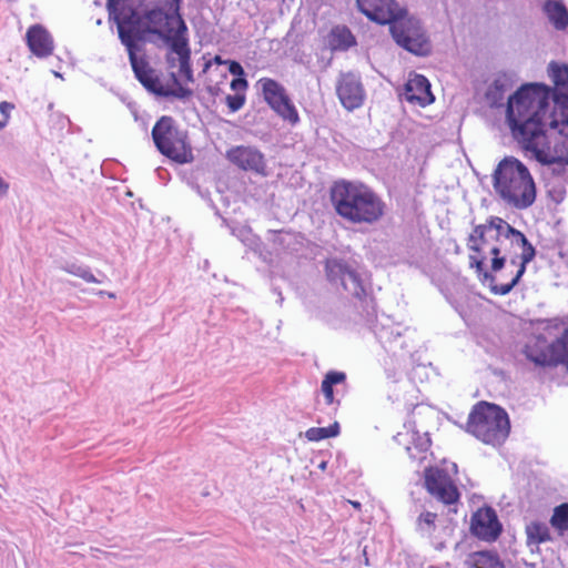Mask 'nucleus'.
Segmentation results:
<instances>
[{
    "label": "nucleus",
    "instance_id": "obj_62",
    "mask_svg": "<svg viewBox=\"0 0 568 568\" xmlns=\"http://www.w3.org/2000/svg\"><path fill=\"white\" fill-rule=\"evenodd\" d=\"M327 464H328V462H327V460H322V462L317 465V468L324 471V470H326V468H327Z\"/></svg>",
    "mask_w": 568,
    "mask_h": 568
},
{
    "label": "nucleus",
    "instance_id": "obj_38",
    "mask_svg": "<svg viewBox=\"0 0 568 568\" xmlns=\"http://www.w3.org/2000/svg\"><path fill=\"white\" fill-rule=\"evenodd\" d=\"M488 227H491L493 230L496 231V240H499L500 236L507 239V231L509 229H515L504 219L494 215L488 217Z\"/></svg>",
    "mask_w": 568,
    "mask_h": 568
},
{
    "label": "nucleus",
    "instance_id": "obj_45",
    "mask_svg": "<svg viewBox=\"0 0 568 568\" xmlns=\"http://www.w3.org/2000/svg\"><path fill=\"white\" fill-rule=\"evenodd\" d=\"M547 195L557 204L565 200L566 190L564 186L552 187L547 191Z\"/></svg>",
    "mask_w": 568,
    "mask_h": 568
},
{
    "label": "nucleus",
    "instance_id": "obj_50",
    "mask_svg": "<svg viewBox=\"0 0 568 568\" xmlns=\"http://www.w3.org/2000/svg\"><path fill=\"white\" fill-rule=\"evenodd\" d=\"M205 90L211 95L213 103L215 102V98L223 93V90L217 83L206 85Z\"/></svg>",
    "mask_w": 568,
    "mask_h": 568
},
{
    "label": "nucleus",
    "instance_id": "obj_12",
    "mask_svg": "<svg viewBox=\"0 0 568 568\" xmlns=\"http://www.w3.org/2000/svg\"><path fill=\"white\" fill-rule=\"evenodd\" d=\"M523 354L538 367L545 368L562 365L568 368V326L559 337L548 345L547 351H536L529 345H525Z\"/></svg>",
    "mask_w": 568,
    "mask_h": 568
},
{
    "label": "nucleus",
    "instance_id": "obj_16",
    "mask_svg": "<svg viewBox=\"0 0 568 568\" xmlns=\"http://www.w3.org/2000/svg\"><path fill=\"white\" fill-rule=\"evenodd\" d=\"M171 53L178 55L180 62V73L186 82H193V69L191 64V48L189 39V28L182 23L175 32L174 38L165 45Z\"/></svg>",
    "mask_w": 568,
    "mask_h": 568
},
{
    "label": "nucleus",
    "instance_id": "obj_53",
    "mask_svg": "<svg viewBox=\"0 0 568 568\" xmlns=\"http://www.w3.org/2000/svg\"><path fill=\"white\" fill-rule=\"evenodd\" d=\"M9 183L6 182L1 176H0V197L2 196H6L8 194V191H9Z\"/></svg>",
    "mask_w": 568,
    "mask_h": 568
},
{
    "label": "nucleus",
    "instance_id": "obj_25",
    "mask_svg": "<svg viewBox=\"0 0 568 568\" xmlns=\"http://www.w3.org/2000/svg\"><path fill=\"white\" fill-rule=\"evenodd\" d=\"M527 536L526 544L528 547L532 545L539 546L541 544L552 541V536L546 523L540 520H532L525 527Z\"/></svg>",
    "mask_w": 568,
    "mask_h": 568
},
{
    "label": "nucleus",
    "instance_id": "obj_58",
    "mask_svg": "<svg viewBox=\"0 0 568 568\" xmlns=\"http://www.w3.org/2000/svg\"><path fill=\"white\" fill-rule=\"evenodd\" d=\"M363 564L365 566H371L369 558L367 555V547H364V549H363Z\"/></svg>",
    "mask_w": 568,
    "mask_h": 568
},
{
    "label": "nucleus",
    "instance_id": "obj_26",
    "mask_svg": "<svg viewBox=\"0 0 568 568\" xmlns=\"http://www.w3.org/2000/svg\"><path fill=\"white\" fill-rule=\"evenodd\" d=\"M201 171V169L191 170L190 172L183 173V179L186 181V183L207 203L211 210L214 211V215L222 220L223 224L227 223V220L221 214L220 209L211 197V192L209 189H202L201 185L197 182V174Z\"/></svg>",
    "mask_w": 568,
    "mask_h": 568
},
{
    "label": "nucleus",
    "instance_id": "obj_27",
    "mask_svg": "<svg viewBox=\"0 0 568 568\" xmlns=\"http://www.w3.org/2000/svg\"><path fill=\"white\" fill-rule=\"evenodd\" d=\"M356 44V38L348 27L343 26L332 29L329 34V47L333 51H346Z\"/></svg>",
    "mask_w": 568,
    "mask_h": 568
},
{
    "label": "nucleus",
    "instance_id": "obj_18",
    "mask_svg": "<svg viewBox=\"0 0 568 568\" xmlns=\"http://www.w3.org/2000/svg\"><path fill=\"white\" fill-rule=\"evenodd\" d=\"M404 98L407 102L425 108L435 101L432 84L424 74L413 72L404 84Z\"/></svg>",
    "mask_w": 568,
    "mask_h": 568
},
{
    "label": "nucleus",
    "instance_id": "obj_47",
    "mask_svg": "<svg viewBox=\"0 0 568 568\" xmlns=\"http://www.w3.org/2000/svg\"><path fill=\"white\" fill-rule=\"evenodd\" d=\"M14 104L8 101H1L0 102V114L2 115V120H7V122L10 119V112L14 109Z\"/></svg>",
    "mask_w": 568,
    "mask_h": 568
},
{
    "label": "nucleus",
    "instance_id": "obj_33",
    "mask_svg": "<svg viewBox=\"0 0 568 568\" xmlns=\"http://www.w3.org/2000/svg\"><path fill=\"white\" fill-rule=\"evenodd\" d=\"M412 432L414 448L420 454V456L413 454L412 447L409 446L406 447V452L409 455L410 459L423 462L425 459V456L423 454H425L432 445L430 435L428 432L420 435L419 432L416 429H412Z\"/></svg>",
    "mask_w": 568,
    "mask_h": 568
},
{
    "label": "nucleus",
    "instance_id": "obj_43",
    "mask_svg": "<svg viewBox=\"0 0 568 568\" xmlns=\"http://www.w3.org/2000/svg\"><path fill=\"white\" fill-rule=\"evenodd\" d=\"M225 64L227 65V71L233 75V78L246 75L244 68L236 60H225Z\"/></svg>",
    "mask_w": 568,
    "mask_h": 568
},
{
    "label": "nucleus",
    "instance_id": "obj_60",
    "mask_svg": "<svg viewBox=\"0 0 568 568\" xmlns=\"http://www.w3.org/2000/svg\"><path fill=\"white\" fill-rule=\"evenodd\" d=\"M447 469H448V471L450 470L454 475L458 474V465L454 462L450 463V467Z\"/></svg>",
    "mask_w": 568,
    "mask_h": 568
},
{
    "label": "nucleus",
    "instance_id": "obj_2",
    "mask_svg": "<svg viewBox=\"0 0 568 568\" xmlns=\"http://www.w3.org/2000/svg\"><path fill=\"white\" fill-rule=\"evenodd\" d=\"M325 273L331 284L341 285L345 292L356 298L355 306L359 315L385 349L408 348L403 331L398 325L378 323L377 303L373 285L371 277L365 272L357 271L343 258L332 257L325 261Z\"/></svg>",
    "mask_w": 568,
    "mask_h": 568
},
{
    "label": "nucleus",
    "instance_id": "obj_8",
    "mask_svg": "<svg viewBox=\"0 0 568 568\" xmlns=\"http://www.w3.org/2000/svg\"><path fill=\"white\" fill-rule=\"evenodd\" d=\"M460 427L484 444L499 447L507 440L511 426L504 407L480 400L473 406L466 425Z\"/></svg>",
    "mask_w": 568,
    "mask_h": 568
},
{
    "label": "nucleus",
    "instance_id": "obj_30",
    "mask_svg": "<svg viewBox=\"0 0 568 568\" xmlns=\"http://www.w3.org/2000/svg\"><path fill=\"white\" fill-rule=\"evenodd\" d=\"M506 73L503 74V78H496L486 90V99L489 101L491 106H500L503 104V100L505 98V93L509 88L507 83Z\"/></svg>",
    "mask_w": 568,
    "mask_h": 568
},
{
    "label": "nucleus",
    "instance_id": "obj_42",
    "mask_svg": "<svg viewBox=\"0 0 568 568\" xmlns=\"http://www.w3.org/2000/svg\"><path fill=\"white\" fill-rule=\"evenodd\" d=\"M444 293V296L446 301L452 305V307L460 315L463 316L465 314V306L462 302H459L452 292L442 291Z\"/></svg>",
    "mask_w": 568,
    "mask_h": 568
},
{
    "label": "nucleus",
    "instance_id": "obj_5",
    "mask_svg": "<svg viewBox=\"0 0 568 568\" xmlns=\"http://www.w3.org/2000/svg\"><path fill=\"white\" fill-rule=\"evenodd\" d=\"M329 201L336 215L352 224H375L387 209L381 195L361 181H335L329 187Z\"/></svg>",
    "mask_w": 568,
    "mask_h": 568
},
{
    "label": "nucleus",
    "instance_id": "obj_49",
    "mask_svg": "<svg viewBox=\"0 0 568 568\" xmlns=\"http://www.w3.org/2000/svg\"><path fill=\"white\" fill-rule=\"evenodd\" d=\"M507 262L506 256L503 257H493L490 263V268L493 273L500 272Z\"/></svg>",
    "mask_w": 568,
    "mask_h": 568
},
{
    "label": "nucleus",
    "instance_id": "obj_29",
    "mask_svg": "<svg viewBox=\"0 0 568 568\" xmlns=\"http://www.w3.org/2000/svg\"><path fill=\"white\" fill-rule=\"evenodd\" d=\"M58 268L77 277H80L87 283H101V281L93 275L90 266L82 263H78L77 261H62L60 262Z\"/></svg>",
    "mask_w": 568,
    "mask_h": 568
},
{
    "label": "nucleus",
    "instance_id": "obj_55",
    "mask_svg": "<svg viewBox=\"0 0 568 568\" xmlns=\"http://www.w3.org/2000/svg\"><path fill=\"white\" fill-rule=\"evenodd\" d=\"M166 63L170 68H174L176 63V59L172 57V53L169 51V53L165 57Z\"/></svg>",
    "mask_w": 568,
    "mask_h": 568
},
{
    "label": "nucleus",
    "instance_id": "obj_52",
    "mask_svg": "<svg viewBox=\"0 0 568 568\" xmlns=\"http://www.w3.org/2000/svg\"><path fill=\"white\" fill-rule=\"evenodd\" d=\"M457 526L458 523L454 517H447V525L444 527V530L452 535Z\"/></svg>",
    "mask_w": 568,
    "mask_h": 568
},
{
    "label": "nucleus",
    "instance_id": "obj_23",
    "mask_svg": "<svg viewBox=\"0 0 568 568\" xmlns=\"http://www.w3.org/2000/svg\"><path fill=\"white\" fill-rule=\"evenodd\" d=\"M464 565L468 568H506L495 549L471 551L467 555Z\"/></svg>",
    "mask_w": 568,
    "mask_h": 568
},
{
    "label": "nucleus",
    "instance_id": "obj_40",
    "mask_svg": "<svg viewBox=\"0 0 568 568\" xmlns=\"http://www.w3.org/2000/svg\"><path fill=\"white\" fill-rule=\"evenodd\" d=\"M516 286L517 284L513 280L504 284H497L495 282L494 285H490V292L495 295L505 296L508 295Z\"/></svg>",
    "mask_w": 568,
    "mask_h": 568
},
{
    "label": "nucleus",
    "instance_id": "obj_64",
    "mask_svg": "<svg viewBox=\"0 0 568 568\" xmlns=\"http://www.w3.org/2000/svg\"><path fill=\"white\" fill-rule=\"evenodd\" d=\"M7 124V120H0V130L4 129Z\"/></svg>",
    "mask_w": 568,
    "mask_h": 568
},
{
    "label": "nucleus",
    "instance_id": "obj_3",
    "mask_svg": "<svg viewBox=\"0 0 568 568\" xmlns=\"http://www.w3.org/2000/svg\"><path fill=\"white\" fill-rule=\"evenodd\" d=\"M551 93L552 88L544 82H526L508 97L506 123L520 146L541 133L542 128L558 115V108L550 109Z\"/></svg>",
    "mask_w": 568,
    "mask_h": 568
},
{
    "label": "nucleus",
    "instance_id": "obj_31",
    "mask_svg": "<svg viewBox=\"0 0 568 568\" xmlns=\"http://www.w3.org/2000/svg\"><path fill=\"white\" fill-rule=\"evenodd\" d=\"M171 79L173 88L163 87L159 97L174 98L180 101H186L193 95V90L189 87L183 85L174 72L171 73Z\"/></svg>",
    "mask_w": 568,
    "mask_h": 568
},
{
    "label": "nucleus",
    "instance_id": "obj_9",
    "mask_svg": "<svg viewBox=\"0 0 568 568\" xmlns=\"http://www.w3.org/2000/svg\"><path fill=\"white\" fill-rule=\"evenodd\" d=\"M151 136L158 152L170 161L187 164L194 160L187 131L179 129L171 115H162L156 120Z\"/></svg>",
    "mask_w": 568,
    "mask_h": 568
},
{
    "label": "nucleus",
    "instance_id": "obj_22",
    "mask_svg": "<svg viewBox=\"0 0 568 568\" xmlns=\"http://www.w3.org/2000/svg\"><path fill=\"white\" fill-rule=\"evenodd\" d=\"M342 386L344 389H347V375L345 372L331 369L328 371L322 382H321V392L324 396L325 404L327 406H332L334 413H337L341 406V399L336 397L339 394V389L335 390V387Z\"/></svg>",
    "mask_w": 568,
    "mask_h": 568
},
{
    "label": "nucleus",
    "instance_id": "obj_6",
    "mask_svg": "<svg viewBox=\"0 0 568 568\" xmlns=\"http://www.w3.org/2000/svg\"><path fill=\"white\" fill-rule=\"evenodd\" d=\"M493 187L497 195L516 210H527L536 202L537 185L527 168L519 159L507 155L496 165Z\"/></svg>",
    "mask_w": 568,
    "mask_h": 568
},
{
    "label": "nucleus",
    "instance_id": "obj_20",
    "mask_svg": "<svg viewBox=\"0 0 568 568\" xmlns=\"http://www.w3.org/2000/svg\"><path fill=\"white\" fill-rule=\"evenodd\" d=\"M548 73L555 88L551 99L559 112L568 111V63L551 61L548 64Z\"/></svg>",
    "mask_w": 568,
    "mask_h": 568
},
{
    "label": "nucleus",
    "instance_id": "obj_17",
    "mask_svg": "<svg viewBox=\"0 0 568 568\" xmlns=\"http://www.w3.org/2000/svg\"><path fill=\"white\" fill-rule=\"evenodd\" d=\"M226 159L243 171L265 173V159L256 148L237 145L226 152Z\"/></svg>",
    "mask_w": 568,
    "mask_h": 568
},
{
    "label": "nucleus",
    "instance_id": "obj_48",
    "mask_svg": "<svg viewBox=\"0 0 568 568\" xmlns=\"http://www.w3.org/2000/svg\"><path fill=\"white\" fill-rule=\"evenodd\" d=\"M557 321H558L557 318H537L532 323L539 324V325H545L544 326L545 329H550V328L559 327V324Z\"/></svg>",
    "mask_w": 568,
    "mask_h": 568
},
{
    "label": "nucleus",
    "instance_id": "obj_36",
    "mask_svg": "<svg viewBox=\"0 0 568 568\" xmlns=\"http://www.w3.org/2000/svg\"><path fill=\"white\" fill-rule=\"evenodd\" d=\"M485 256L477 257L475 255H470L469 266L471 268H475L478 280L483 284H488V286L490 287V285H494V283L496 282V276L493 274V272H488L485 268Z\"/></svg>",
    "mask_w": 568,
    "mask_h": 568
},
{
    "label": "nucleus",
    "instance_id": "obj_14",
    "mask_svg": "<svg viewBox=\"0 0 568 568\" xmlns=\"http://www.w3.org/2000/svg\"><path fill=\"white\" fill-rule=\"evenodd\" d=\"M336 94L341 104L348 111L362 106L365 89L361 77L354 72L341 73L336 83Z\"/></svg>",
    "mask_w": 568,
    "mask_h": 568
},
{
    "label": "nucleus",
    "instance_id": "obj_56",
    "mask_svg": "<svg viewBox=\"0 0 568 568\" xmlns=\"http://www.w3.org/2000/svg\"><path fill=\"white\" fill-rule=\"evenodd\" d=\"M500 253H501V251H500V247H498V246H493L490 248V254L493 255V257H503L500 255Z\"/></svg>",
    "mask_w": 568,
    "mask_h": 568
},
{
    "label": "nucleus",
    "instance_id": "obj_13",
    "mask_svg": "<svg viewBox=\"0 0 568 568\" xmlns=\"http://www.w3.org/2000/svg\"><path fill=\"white\" fill-rule=\"evenodd\" d=\"M503 531V523L493 506L485 504L473 513L469 532L478 540L495 542L500 538Z\"/></svg>",
    "mask_w": 568,
    "mask_h": 568
},
{
    "label": "nucleus",
    "instance_id": "obj_19",
    "mask_svg": "<svg viewBox=\"0 0 568 568\" xmlns=\"http://www.w3.org/2000/svg\"><path fill=\"white\" fill-rule=\"evenodd\" d=\"M129 61L135 79L150 93L160 95L163 85L154 69L150 65L145 55L139 57L138 52L128 53Z\"/></svg>",
    "mask_w": 568,
    "mask_h": 568
},
{
    "label": "nucleus",
    "instance_id": "obj_57",
    "mask_svg": "<svg viewBox=\"0 0 568 568\" xmlns=\"http://www.w3.org/2000/svg\"><path fill=\"white\" fill-rule=\"evenodd\" d=\"M272 291H273V293H274L275 295H277V296H278V301H277V303L282 304V303H283V301H284V297H283V295H282L281 290H280L278 287H273V290H272Z\"/></svg>",
    "mask_w": 568,
    "mask_h": 568
},
{
    "label": "nucleus",
    "instance_id": "obj_24",
    "mask_svg": "<svg viewBox=\"0 0 568 568\" xmlns=\"http://www.w3.org/2000/svg\"><path fill=\"white\" fill-rule=\"evenodd\" d=\"M542 11L556 30L568 28V9L562 0H546Z\"/></svg>",
    "mask_w": 568,
    "mask_h": 568
},
{
    "label": "nucleus",
    "instance_id": "obj_4",
    "mask_svg": "<svg viewBox=\"0 0 568 568\" xmlns=\"http://www.w3.org/2000/svg\"><path fill=\"white\" fill-rule=\"evenodd\" d=\"M358 11L378 26H388L394 42L408 53L426 58L433 44L423 21L396 0H356Z\"/></svg>",
    "mask_w": 568,
    "mask_h": 568
},
{
    "label": "nucleus",
    "instance_id": "obj_41",
    "mask_svg": "<svg viewBox=\"0 0 568 568\" xmlns=\"http://www.w3.org/2000/svg\"><path fill=\"white\" fill-rule=\"evenodd\" d=\"M230 88L235 93H245V91L248 88V81L246 75L233 78L231 80Z\"/></svg>",
    "mask_w": 568,
    "mask_h": 568
},
{
    "label": "nucleus",
    "instance_id": "obj_7",
    "mask_svg": "<svg viewBox=\"0 0 568 568\" xmlns=\"http://www.w3.org/2000/svg\"><path fill=\"white\" fill-rule=\"evenodd\" d=\"M521 149L530 152L542 166L568 164V111L559 112V116L552 118L542 132L530 138Z\"/></svg>",
    "mask_w": 568,
    "mask_h": 568
},
{
    "label": "nucleus",
    "instance_id": "obj_39",
    "mask_svg": "<svg viewBox=\"0 0 568 568\" xmlns=\"http://www.w3.org/2000/svg\"><path fill=\"white\" fill-rule=\"evenodd\" d=\"M246 102L245 93L227 94L225 97V103L231 113L240 111Z\"/></svg>",
    "mask_w": 568,
    "mask_h": 568
},
{
    "label": "nucleus",
    "instance_id": "obj_37",
    "mask_svg": "<svg viewBox=\"0 0 568 568\" xmlns=\"http://www.w3.org/2000/svg\"><path fill=\"white\" fill-rule=\"evenodd\" d=\"M437 514L424 510L416 519V530L420 534L432 535L436 530Z\"/></svg>",
    "mask_w": 568,
    "mask_h": 568
},
{
    "label": "nucleus",
    "instance_id": "obj_34",
    "mask_svg": "<svg viewBox=\"0 0 568 568\" xmlns=\"http://www.w3.org/2000/svg\"><path fill=\"white\" fill-rule=\"evenodd\" d=\"M493 230L488 227V219L486 223L475 225L473 232L468 235L467 247L469 251L480 254L481 245L487 242L486 233Z\"/></svg>",
    "mask_w": 568,
    "mask_h": 568
},
{
    "label": "nucleus",
    "instance_id": "obj_21",
    "mask_svg": "<svg viewBox=\"0 0 568 568\" xmlns=\"http://www.w3.org/2000/svg\"><path fill=\"white\" fill-rule=\"evenodd\" d=\"M24 39L28 49L37 58L44 59L53 53V37L43 24L36 23L30 26Z\"/></svg>",
    "mask_w": 568,
    "mask_h": 568
},
{
    "label": "nucleus",
    "instance_id": "obj_59",
    "mask_svg": "<svg viewBox=\"0 0 568 568\" xmlns=\"http://www.w3.org/2000/svg\"><path fill=\"white\" fill-rule=\"evenodd\" d=\"M434 548L437 550V551H442L446 548V542L445 541H439L437 544L434 545Z\"/></svg>",
    "mask_w": 568,
    "mask_h": 568
},
{
    "label": "nucleus",
    "instance_id": "obj_44",
    "mask_svg": "<svg viewBox=\"0 0 568 568\" xmlns=\"http://www.w3.org/2000/svg\"><path fill=\"white\" fill-rule=\"evenodd\" d=\"M122 7H132V4L126 3V0H106L109 17H113Z\"/></svg>",
    "mask_w": 568,
    "mask_h": 568
},
{
    "label": "nucleus",
    "instance_id": "obj_1",
    "mask_svg": "<svg viewBox=\"0 0 568 568\" xmlns=\"http://www.w3.org/2000/svg\"><path fill=\"white\" fill-rule=\"evenodd\" d=\"M182 3L183 0H158L143 10L134 6L122 7L109 19L115 23L119 39L128 53L141 52L143 44H156L158 40L166 45L182 23H186Z\"/></svg>",
    "mask_w": 568,
    "mask_h": 568
},
{
    "label": "nucleus",
    "instance_id": "obj_28",
    "mask_svg": "<svg viewBox=\"0 0 568 568\" xmlns=\"http://www.w3.org/2000/svg\"><path fill=\"white\" fill-rule=\"evenodd\" d=\"M507 232V239L511 241V244L520 247L523 251L519 258L535 260L537 250L525 233L518 229H509Z\"/></svg>",
    "mask_w": 568,
    "mask_h": 568
},
{
    "label": "nucleus",
    "instance_id": "obj_54",
    "mask_svg": "<svg viewBox=\"0 0 568 568\" xmlns=\"http://www.w3.org/2000/svg\"><path fill=\"white\" fill-rule=\"evenodd\" d=\"M458 505L459 504L447 505L448 506L447 517H453L454 515H456L458 513Z\"/></svg>",
    "mask_w": 568,
    "mask_h": 568
},
{
    "label": "nucleus",
    "instance_id": "obj_35",
    "mask_svg": "<svg viewBox=\"0 0 568 568\" xmlns=\"http://www.w3.org/2000/svg\"><path fill=\"white\" fill-rule=\"evenodd\" d=\"M549 524L559 536L568 530V503H562L554 508Z\"/></svg>",
    "mask_w": 568,
    "mask_h": 568
},
{
    "label": "nucleus",
    "instance_id": "obj_63",
    "mask_svg": "<svg viewBox=\"0 0 568 568\" xmlns=\"http://www.w3.org/2000/svg\"><path fill=\"white\" fill-rule=\"evenodd\" d=\"M351 504L357 509H361L362 507V504L359 501H351Z\"/></svg>",
    "mask_w": 568,
    "mask_h": 568
},
{
    "label": "nucleus",
    "instance_id": "obj_15",
    "mask_svg": "<svg viewBox=\"0 0 568 568\" xmlns=\"http://www.w3.org/2000/svg\"><path fill=\"white\" fill-rule=\"evenodd\" d=\"M268 234V240L272 242L277 253L298 257L303 255V252L308 245V240L301 232L292 230H271Z\"/></svg>",
    "mask_w": 568,
    "mask_h": 568
},
{
    "label": "nucleus",
    "instance_id": "obj_32",
    "mask_svg": "<svg viewBox=\"0 0 568 568\" xmlns=\"http://www.w3.org/2000/svg\"><path fill=\"white\" fill-rule=\"evenodd\" d=\"M341 434V425L337 420L327 427H311L305 432V438L310 442H320L327 438H335Z\"/></svg>",
    "mask_w": 568,
    "mask_h": 568
},
{
    "label": "nucleus",
    "instance_id": "obj_61",
    "mask_svg": "<svg viewBox=\"0 0 568 568\" xmlns=\"http://www.w3.org/2000/svg\"><path fill=\"white\" fill-rule=\"evenodd\" d=\"M213 62L219 64V65L225 64V60H223L221 58V55H215L214 59H213Z\"/></svg>",
    "mask_w": 568,
    "mask_h": 568
},
{
    "label": "nucleus",
    "instance_id": "obj_46",
    "mask_svg": "<svg viewBox=\"0 0 568 568\" xmlns=\"http://www.w3.org/2000/svg\"><path fill=\"white\" fill-rule=\"evenodd\" d=\"M534 260H529V258H520V263L518 265V270L516 272V274L514 275V277L511 278L513 281H515V283L518 285L523 278V276L525 275L526 273V270H527V265L532 262Z\"/></svg>",
    "mask_w": 568,
    "mask_h": 568
},
{
    "label": "nucleus",
    "instance_id": "obj_51",
    "mask_svg": "<svg viewBox=\"0 0 568 568\" xmlns=\"http://www.w3.org/2000/svg\"><path fill=\"white\" fill-rule=\"evenodd\" d=\"M566 166H568V164L552 163L549 168L551 169V174L554 176H562L566 173Z\"/></svg>",
    "mask_w": 568,
    "mask_h": 568
},
{
    "label": "nucleus",
    "instance_id": "obj_10",
    "mask_svg": "<svg viewBox=\"0 0 568 568\" xmlns=\"http://www.w3.org/2000/svg\"><path fill=\"white\" fill-rule=\"evenodd\" d=\"M267 106L284 122L296 126L301 122L298 111L286 88L275 79L261 78L257 81Z\"/></svg>",
    "mask_w": 568,
    "mask_h": 568
},
{
    "label": "nucleus",
    "instance_id": "obj_11",
    "mask_svg": "<svg viewBox=\"0 0 568 568\" xmlns=\"http://www.w3.org/2000/svg\"><path fill=\"white\" fill-rule=\"evenodd\" d=\"M424 487L427 493L444 505L462 504V493L448 469L428 466L424 469Z\"/></svg>",
    "mask_w": 568,
    "mask_h": 568
}]
</instances>
